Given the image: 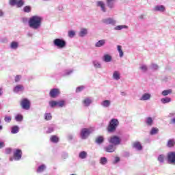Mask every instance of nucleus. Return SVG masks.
Listing matches in <instances>:
<instances>
[{
  "label": "nucleus",
  "instance_id": "nucleus-59",
  "mask_svg": "<svg viewBox=\"0 0 175 175\" xmlns=\"http://www.w3.org/2000/svg\"><path fill=\"white\" fill-rule=\"evenodd\" d=\"M4 14H5V13H3V11L0 10V17H3Z\"/></svg>",
  "mask_w": 175,
  "mask_h": 175
},
{
  "label": "nucleus",
  "instance_id": "nucleus-56",
  "mask_svg": "<svg viewBox=\"0 0 175 175\" xmlns=\"http://www.w3.org/2000/svg\"><path fill=\"white\" fill-rule=\"evenodd\" d=\"M67 138H68V140H73V135L72 134H68L67 135Z\"/></svg>",
  "mask_w": 175,
  "mask_h": 175
},
{
  "label": "nucleus",
  "instance_id": "nucleus-5",
  "mask_svg": "<svg viewBox=\"0 0 175 175\" xmlns=\"http://www.w3.org/2000/svg\"><path fill=\"white\" fill-rule=\"evenodd\" d=\"M108 142L115 146H120L121 144V138L117 135H113L108 139Z\"/></svg>",
  "mask_w": 175,
  "mask_h": 175
},
{
  "label": "nucleus",
  "instance_id": "nucleus-11",
  "mask_svg": "<svg viewBox=\"0 0 175 175\" xmlns=\"http://www.w3.org/2000/svg\"><path fill=\"white\" fill-rule=\"evenodd\" d=\"M154 12H160V13H165L166 12V7L163 5H157L153 8Z\"/></svg>",
  "mask_w": 175,
  "mask_h": 175
},
{
  "label": "nucleus",
  "instance_id": "nucleus-31",
  "mask_svg": "<svg viewBox=\"0 0 175 175\" xmlns=\"http://www.w3.org/2000/svg\"><path fill=\"white\" fill-rule=\"evenodd\" d=\"M44 170H46V165L42 164L38 167L36 172L37 173H42V172H44Z\"/></svg>",
  "mask_w": 175,
  "mask_h": 175
},
{
  "label": "nucleus",
  "instance_id": "nucleus-32",
  "mask_svg": "<svg viewBox=\"0 0 175 175\" xmlns=\"http://www.w3.org/2000/svg\"><path fill=\"white\" fill-rule=\"evenodd\" d=\"M161 102L163 103V105H166V103H170V102H172V98L169 97H165L161 99Z\"/></svg>",
  "mask_w": 175,
  "mask_h": 175
},
{
  "label": "nucleus",
  "instance_id": "nucleus-7",
  "mask_svg": "<svg viewBox=\"0 0 175 175\" xmlns=\"http://www.w3.org/2000/svg\"><path fill=\"white\" fill-rule=\"evenodd\" d=\"M21 106L24 110H29L31 107V102L27 98H23L21 102Z\"/></svg>",
  "mask_w": 175,
  "mask_h": 175
},
{
  "label": "nucleus",
  "instance_id": "nucleus-33",
  "mask_svg": "<svg viewBox=\"0 0 175 175\" xmlns=\"http://www.w3.org/2000/svg\"><path fill=\"white\" fill-rule=\"evenodd\" d=\"M172 92L173 91L172 90V89L165 90L161 92V95L163 96H167V95H170V94H172Z\"/></svg>",
  "mask_w": 175,
  "mask_h": 175
},
{
  "label": "nucleus",
  "instance_id": "nucleus-17",
  "mask_svg": "<svg viewBox=\"0 0 175 175\" xmlns=\"http://www.w3.org/2000/svg\"><path fill=\"white\" fill-rule=\"evenodd\" d=\"M24 91V85H17L13 88V92L15 94H18L19 92H23Z\"/></svg>",
  "mask_w": 175,
  "mask_h": 175
},
{
  "label": "nucleus",
  "instance_id": "nucleus-26",
  "mask_svg": "<svg viewBox=\"0 0 175 175\" xmlns=\"http://www.w3.org/2000/svg\"><path fill=\"white\" fill-rule=\"evenodd\" d=\"M133 147L138 151H142V150H143V146H142V144L139 142H135L133 144Z\"/></svg>",
  "mask_w": 175,
  "mask_h": 175
},
{
  "label": "nucleus",
  "instance_id": "nucleus-39",
  "mask_svg": "<svg viewBox=\"0 0 175 175\" xmlns=\"http://www.w3.org/2000/svg\"><path fill=\"white\" fill-rule=\"evenodd\" d=\"M66 105V103L65 100H64L57 101V107H65Z\"/></svg>",
  "mask_w": 175,
  "mask_h": 175
},
{
  "label": "nucleus",
  "instance_id": "nucleus-64",
  "mask_svg": "<svg viewBox=\"0 0 175 175\" xmlns=\"http://www.w3.org/2000/svg\"><path fill=\"white\" fill-rule=\"evenodd\" d=\"M121 94H122V95H125V93L122 92Z\"/></svg>",
  "mask_w": 175,
  "mask_h": 175
},
{
  "label": "nucleus",
  "instance_id": "nucleus-25",
  "mask_svg": "<svg viewBox=\"0 0 175 175\" xmlns=\"http://www.w3.org/2000/svg\"><path fill=\"white\" fill-rule=\"evenodd\" d=\"M105 44H106V40H100L95 44V47H103Z\"/></svg>",
  "mask_w": 175,
  "mask_h": 175
},
{
  "label": "nucleus",
  "instance_id": "nucleus-43",
  "mask_svg": "<svg viewBox=\"0 0 175 175\" xmlns=\"http://www.w3.org/2000/svg\"><path fill=\"white\" fill-rule=\"evenodd\" d=\"M51 118H53V116H51V113H46L44 114V119L46 121H50L51 120Z\"/></svg>",
  "mask_w": 175,
  "mask_h": 175
},
{
  "label": "nucleus",
  "instance_id": "nucleus-40",
  "mask_svg": "<svg viewBox=\"0 0 175 175\" xmlns=\"http://www.w3.org/2000/svg\"><path fill=\"white\" fill-rule=\"evenodd\" d=\"M79 157L81 159H85V158H87V152L85 151L81 152L79 154Z\"/></svg>",
  "mask_w": 175,
  "mask_h": 175
},
{
  "label": "nucleus",
  "instance_id": "nucleus-35",
  "mask_svg": "<svg viewBox=\"0 0 175 175\" xmlns=\"http://www.w3.org/2000/svg\"><path fill=\"white\" fill-rule=\"evenodd\" d=\"M174 139H169L167 143V147H168L169 148H172V147H174Z\"/></svg>",
  "mask_w": 175,
  "mask_h": 175
},
{
  "label": "nucleus",
  "instance_id": "nucleus-18",
  "mask_svg": "<svg viewBox=\"0 0 175 175\" xmlns=\"http://www.w3.org/2000/svg\"><path fill=\"white\" fill-rule=\"evenodd\" d=\"M112 59L113 57H111V55L109 54H104L103 56L102 57V60L103 61V62H111Z\"/></svg>",
  "mask_w": 175,
  "mask_h": 175
},
{
  "label": "nucleus",
  "instance_id": "nucleus-57",
  "mask_svg": "<svg viewBox=\"0 0 175 175\" xmlns=\"http://www.w3.org/2000/svg\"><path fill=\"white\" fill-rule=\"evenodd\" d=\"M120 162V157H115V159L113 161V163H118Z\"/></svg>",
  "mask_w": 175,
  "mask_h": 175
},
{
  "label": "nucleus",
  "instance_id": "nucleus-60",
  "mask_svg": "<svg viewBox=\"0 0 175 175\" xmlns=\"http://www.w3.org/2000/svg\"><path fill=\"white\" fill-rule=\"evenodd\" d=\"M3 90V89L2 88H0V96H2V94H3V92H2Z\"/></svg>",
  "mask_w": 175,
  "mask_h": 175
},
{
  "label": "nucleus",
  "instance_id": "nucleus-46",
  "mask_svg": "<svg viewBox=\"0 0 175 175\" xmlns=\"http://www.w3.org/2000/svg\"><path fill=\"white\" fill-rule=\"evenodd\" d=\"M100 163L101 165H106V163H107V158H106V157H101L100 159Z\"/></svg>",
  "mask_w": 175,
  "mask_h": 175
},
{
  "label": "nucleus",
  "instance_id": "nucleus-21",
  "mask_svg": "<svg viewBox=\"0 0 175 175\" xmlns=\"http://www.w3.org/2000/svg\"><path fill=\"white\" fill-rule=\"evenodd\" d=\"M151 99V94L145 93L139 98V100H150Z\"/></svg>",
  "mask_w": 175,
  "mask_h": 175
},
{
  "label": "nucleus",
  "instance_id": "nucleus-27",
  "mask_svg": "<svg viewBox=\"0 0 175 175\" xmlns=\"http://www.w3.org/2000/svg\"><path fill=\"white\" fill-rule=\"evenodd\" d=\"M18 132H20L18 126H14L11 128V133L12 135H16V133H18Z\"/></svg>",
  "mask_w": 175,
  "mask_h": 175
},
{
  "label": "nucleus",
  "instance_id": "nucleus-34",
  "mask_svg": "<svg viewBox=\"0 0 175 175\" xmlns=\"http://www.w3.org/2000/svg\"><path fill=\"white\" fill-rule=\"evenodd\" d=\"M146 122L148 126H152V125L154 124V120H152V118L148 117L146 118Z\"/></svg>",
  "mask_w": 175,
  "mask_h": 175
},
{
  "label": "nucleus",
  "instance_id": "nucleus-3",
  "mask_svg": "<svg viewBox=\"0 0 175 175\" xmlns=\"http://www.w3.org/2000/svg\"><path fill=\"white\" fill-rule=\"evenodd\" d=\"M53 43L54 46L59 49H65V47H66V41H65L64 38H56L53 40Z\"/></svg>",
  "mask_w": 175,
  "mask_h": 175
},
{
  "label": "nucleus",
  "instance_id": "nucleus-14",
  "mask_svg": "<svg viewBox=\"0 0 175 175\" xmlns=\"http://www.w3.org/2000/svg\"><path fill=\"white\" fill-rule=\"evenodd\" d=\"M105 151L107 152H114L116 150H117V147L112 144L108 145L107 146L104 148Z\"/></svg>",
  "mask_w": 175,
  "mask_h": 175
},
{
  "label": "nucleus",
  "instance_id": "nucleus-20",
  "mask_svg": "<svg viewBox=\"0 0 175 175\" xmlns=\"http://www.w3.org/2000/svg\"><path fill=\"white\" fill-rule=\"evenodd\" d=\"M106 2L109 9H114L116 8V0H106Z\"/></svg>",
  "mask_w": 175,
  "mask_h": 175
},
{
  "label": "nucleus",
  "instance_id": "nucleus-48",
  "mask_svg": "<svg viewBox=\"0 0 175 175\" xmlns=\"http://www.w3.org/2000/svg\"><path fill=\"white\" fill-rule=\"evenodd\" d=\"M23 10H24L25 13L31 12V6L26 5L25 7H24Z\"/></svg>",
  "mask_w": 175,
  "mask_h": 175
},
{
  "label": "nucleus",
  "instance_id": "nucleus-51",
  "mask_svg": "<svg viewBox=\"0 0 175 175\" xmlns=\"http://www.w3.org/2000/svg\"><path fill=\"white\" fill-rule=\"evenodd\" d=\"M75 35H76V32H75V31L71 30V31H68V37L69 38H73L75 36Z\"/></svg>",
  "mask_w": 175,
  "mask_h": 175
},
{
  "label": "nucleus",
  "instance_id": "nucleus-13",
  "mask_svg": "<svg viewBox=\"0 0 175 175\" xmlns=\"http://www.w3.org/2000/svg\"><path fill=\"white\" fill-rule=\"evenodd\" d=\"M60 93L61 92H59V89L53 88L49 92V96H51V98H57V96H58Z\"/></svg>",
  "mask_w": 175,
  "mask_h": 175
},
{
  "label": "nucleus",
  "instance_id": "nucleus-38",
  "mask_svg": "<svg viewBox=\"0 0 175 175\" xmlns=\"http://www.w3.org/2000/svg\"><path fill=\"white\" fill-rule=\"evenodd\" d=\"M73 73V69L66 70L63 72V76H70Z\"/></svg>",
  "mask_w": 175,
  "mask_h": 175
},
{
  "label": "nucleus",
  "instance_id": "nucleus-4",
  "mask_svg": "<svg viewBox=\"0 0 175 175\" xmlns=\"http://www.w3.org/2000/svg\"><path fill=\"white\" fill-rule=\"evenodd\" d=\"M92 132H94V128L92 127H90L88 129L87 128L82 129L80 133L81 138L83 140H85V139H88V136H90V135H91Z\"/></svg>",
  "mask_w": 175,
  "mask_h": 175
},
{
  "label": "nucleus",
  "instance_id": "nucleus-44",
  "mask_svg": "<svg viewBox=\"0 0 175 175\" xmlns=\"http://www.w3.org/2000/svg\"><path fill=\"white\" fill-rule=\"evenodd\" d=\"M159 131V130L158 129L153 127V128H152V129L150 132V135H157V133H158Z\"/></svg>",
  "mask_w": 175,
  "mask_h": 175
},
{
  "label": "nucleus",
  "instance_id": "nucleus-54",
  "mask_svg": "<svg viewBox=\"0 0 175 175\" xmlns=\"http://www.w3.org/2000/svg\"><path fill=\"white\" fill-rule=\"evenodd\" d=\"M12 153V148H5V154H11Z\"/></svg>",
  "mask_w": 175,
  "mask_h": 175
},
{
  "label": "nucleus",
  "instance_id": "nucleus-8",
  "mask_svg": "<svg viewBox=\"0 0 175 175\" xmlns=\"http://www.w3.org/2000/svg\"><path fill=\"white\" fill-rule=\"evenodd\" d=\"M10 5L11 6H17V8H21L24 6V1L23 0H10Z\"/></svg>",
  "mask_w": 175,
  "mask_h": 175
},
{
  "label": "nucleus",
  "instance_id": "nucleus-19",
  "mask_svg": "<svg viewBox=\"0 0 175 175\" xmlns=\"http://www.w3.org/2000/svg\"><path fill=\"white\" fill-rule=\"evenodd\" d=\"M20 46V44L17 41H12L10 44L11 50H17Z\"/></svg>",
  "mask_w": 175,
  "mask_h": 175
},
{
  "label": "nucleus",
  "instance_id": "nucleus-50",
  "mask_svg": "<svg viewBox=\"0 0 175 175\" xmlns=\"http://www.w3.org/2000/svg\"><path fill=\"white\" fill-rule=\"evenodd\" d=\"M84 88H85V87L84 85L79 86L76 89V92H77V93L81 92V91H83V90H84Z\"/></svg>",
  "mask_w": 175,
  "mask_h": 175
},
{
  "label": "nucleus",
  "instance_id": "nucleus-49",
  "mask_svg": "<svg viewBox=\"0 0 175 175\" xmlns=\"http://www.w3.org/2000/svg\"><path fill=\"white\" fill-rule=\"evenodd\" d=\"M4 121H5V122H7V124H9V123L11 122V121H12V116H6L4 118Z\"/></svg>",
  "mask_w": 175,
  "mask_h": 175
},
{
  "label": "nucleus",
  "instance_id": "nucleus-9",
  "mask_svg": "<svg viewBox=\"0 0 175 175\" xmlns=\"http://www.w3.org/2000/svg\"><path fill=\"white\" fill-rule=\"evenodd\" d=\"M23 157V152L20 149L14 150V159L15 161H20Z\"/></svg>",
  "mask_w": 175,
  "mask_h": 175
},
{
  "label": "nucleus",
  "instance_id": "nucleus-10",
  "mask_svg": "<svg viewBox=\"0 0 175 175\" xmlns=\"http://www.w3.org/2000/svg\"><path fill=\"white\" fill-rule=\"evenodd\" d=\"M96 6L100 8V10L101 12H103V13H106V12H107V8H106V4L105 3L104 1H97Z\"/></svg>",
  "mask_w": 175,
  "mask_h": 175
},
{
  "label": "nucleus",
  "instance_id": "nucleus-62",
  "mask_svg": "<svg viewBox=\"0 0 175 175\" xmlns=\"http://www.w3.org/2000/svg\"><path fill=\"white\" fill-rule=\"evenodd\" d=\"M172 124H175V118H173L171 120Z\"/></svg>",
  "mask_w": 175,
  "mask_h": 175
},
{
  "label": "nucleus",
  "instance_id": "nucleus-55",
  "mask_svg": "<svg viewBox=\"0 0 175 175\" xmlns=\"http://www.w3.org/2000/svg\"><path fill=\"white\" fill-rule=\"evenodd\" d=\"M62 158H63V159H66V158H68V153L63 152L62 154Z\"/></svg>",
  "mask_w": 175,
  "mask_h": 175
},
{
  "label": "nucleus",
  "instance_id": "nucleus-28",
  "mask_svg": "<svg viewBox=\"0 0 175 175\" xmlns=\"http://www.w3.org/2000/svg\"><path fill=\"white\" fill-rule=\"evenodd\" d=\"M117 50L119 53L120 58H122V57H124V52L122 51V46L121 45H118Z\"/></svg>",
  "mask_w": 175,
  "mask_h": 175
},
{
  "label": "nucleus",
  "instance_id": "nucleus-12",
  "mask_svg": "<svg viewBox=\"0 0 175 175\" xmlns=\"http://www.w3.org/2000/svg\"><path fill=\"white\" fill-rule=\"evenodd\" d=\"M167 161H168V163H175V152H168Z\"/></svg>",
  "mask_w": 175,
  "mask_h": 175
},
{
  "label": "nucleus",
  "instance_id": "nucleus-45",
  "mask_svg": "<svg viewBox=\"0 0 175 175\" xmlns=\"http://www.w3.org/2000/svg\"><path fill=\"white\" fill-rule=\"evenodd\" d=\"M150 69H152V70H158V69H159V66L157 64L152 63L150 65Z\"/></svg>",
  "mask_w": 175,
  "mask_h": 175
},
{
  "label": "nucleus",
  "instance_id": "nucleus-37",
  "mask_svg": "<svg viewBox=\"0 0 175 175\" xmlns=\"http://www.w3.org/2000/svg\"><path fill=\"white\" fill-rule=\"evenodd\" d=\"M139 69L140 70H142V72H143L144 73H146V72L148 70V67H147L146 64H141L139 66Z\"/></svg>",
  "mask_w": 175,
  "mask_h": 175
},
{
  "label": "nucleus",
  "instance_id": "nucleus-61",
  "mask_svg": "<svg viewBox=\"0 0 175 175\" xmlns=\"http://www.w3.org/2000/svg\"><path fill=\"white\" fill-rule=\"evenodd\" d=\"M168 117H170V118H172V117H174V113H170Z\"/></svg>",
  "mask_w": 175,
  "mask_h": 175
},
{
  "label": "nucleus",
  "instance_id": "nucleus-36",
  "mask_svg": "<svg viewBox=\"0 0 175 175\" xmlns=\"http://www.w3.org/2000/svg\"><path fill=\"white\" fill-rule=\"evenodd\" d=\"M50 140L52 143H58V142H59V138H58V137L56 135H52Z\"/></svg>",
  "mask_w": 175,
  "mask_h": 175
},
{
  "label": "nucleus",
  "instance_id": "nucleus-63",
  "mask_svg": "<svg viewBox=\"0 0 175 175\" xmlns=\"http://www.w3.org/2000/svg\"><path fill=\"white\" fill-rule=\"evenodd\" d=\"M10 161L12 162V161H13V158H10Z\"/></svg>",
  "mask_w": 175,
  "mask_h": 175
},
{
  "label": "nucleus",
  "instance_id": "nucleus-53",
  "mask_svg": "<svg viewBox=\"0 0 175 175\" xmlns=\"http://www.w3.org/2000/svg\"><path fill=\"white\" fill-rule=\"evenodd\" d=\"M51 132H54V126H50L48 128L47 133H51Z\"/></svg>",
  "mask_w": 175,
  "mask_h": 175
},
{
  "label": "nucleus",
  "instance_id": "nucleus-29",
  "mask_svg": "<svg viewBox=\"0 0 175 175\" xmlns=\"http://www.w3.org/2000/svg\"><path fill=\"white\" fill-rule=\"evenodd\" d=\"M115 31H121L122 29H128L127 25H118L113 29Z\"/></svg>",
  "mask_w": 175,
  "mask_h": 175
},
{
  "label": "nucleus",
  "instance_id": "nucleus-2",
  "mask_svg": "<svg viewBox=\"0 0 175 175\" xmlns=\"http://www.w3.org/2000/svg\"><path fill=\"white\" fill-rule=\"evenodd\" d=\"M120 125V121L117 118H112L109 123L107 131L109 133H113L117 131V128Z\"/></svg>",
  "mask_w": 175,
  "mask_h": 175
},
{
  "label": "nucleus",
  "instance_id": "nucleus-41",
  "mask_svg": "<svg viewBox=\"0 0 175 175\" xmlns=\"http://www.w3.org/2000/svg\"><path fill=\"white\" fill-rule=\"evenodd\" d=\"M23 115L21 114H17L15 116V120L17 121V122H21L23 121Z\"/></svg>",
  "mask_w": 175,
  "mask_h": 175
},
{
  "label": "nucleus",
  "instance_id": "nucleus-6",
  "mask_svg": "<svg viewBox=\"0 0 175 175\" xmlns=\"http://www.w3.org/2000/svg\"><path fill=\"white\" fill-rule=\"evenodd\" d=\"M102 23L103 24H106V25H116L117 24V21L114 19L113 18L109 17V18H105L102 20Z\"/></svg>",
  "mask_w": 175,
  "mask_h": 175
},
{
  "label": "nucleus",
  "instance_id": "nucleus-58",
  "mask_svg": "<svg viewBox=\"0 0 175 175\" xmlns=\"http://www.w3.org/2000/svg\"><path fill=\"white\" fill-rule=\"evenodd\" d=\"M5 147V142L0 141V148H3Z\"/></svg>",
  "mask_w": 175,
  "mask_h": 175
},
{
  "label": "nucleus",
  "instance_id": "nucleus-30",
  "mask_svg": "<svg viewBox=\"0 0 175 175\" xmlns=\"http://www.w3.org/2000/svg\"><path fill=\"white\" fill-rule=\"evenodd\" d=\"M95 142L96 144H102L105 142V138L103 136L97 137Z\"/></svg>",
  "mask_w": 175,
  "mask_h": 175
},
{
  "label": "nucleus",
  "instance_id": "nucleus-42",
  "mask_svg": "<svg viewBox=\"0 0 175 175\" xmlns=\"http://www.w3.org/2000/svg\"><path fill=\"white\" fill-rule=\"evenodd\" d=\"M157 160L160 163H163V162L165 161V155L163 154L159 155V157H157Z\"/></svg>",
  "mask_w": 175,
  "mask_h": 175
},
{
  "label": "nucleus",
  "instance_id": "nucleus-52",
  "mask_svg": "<svg viewBox=\"0 0 175 175\" xmlns=\"http://www.w3.org/2000/svg\"><path fill=\"white\" fill-rule=\"evenodd\" d=\"M21 75H16L14 79L15 83H19L20 80H21Z\"/></svg>",
  "mask_w": 175,
  "mask_h": 175
},
{
  "label": "nucleus",
  "instance_id": "nucleus-24",
  "mask_svg": "<svg viewBox=\"0 0 175 175\" xmlns=\"http://www.w3.org/2000/svg\"><path fill=\"white\" fill-rule=\"evenodd\" d=\"M88 33V29H85V28H81L79 33V36L81 38H84V36H85V35H87Z\"/></svg>",
  "mask_w": 175,
  "mask_h": 175
},
{
  "label": "nucleus",
  "instance_id": "nucleus-22",
  "mask_svg": "<svg viewBox=\"0 0 175 175\" xmlns=\"http://www.w3.org/2000/svg\"><path fill=\"white\" fill-rule=\"evenodd\" d=\"M113 80L118 81L121 79V74L118 71H114L112 75Z\"/></svg>",
  "mask_w": 175,
  "mask_h": 175
},
{
  "label": "nucleus",
  "instance_id": "nucleus-15",
  "mask_svg": "<svg viewBox=\"0 0 175 175\" xmlns=\"http://www.w3.org/2000/svg\"><path fill=\"white\" fill-rule=\"evenodd\" d=\"M82 103L83 106H85V107H88V106H90L91 103H92V98L91 97L85 98L83 100Z\"/></svg>",
  "mask_w": 175,
  "mask_h": 175
},
{
  "label": "nucleus",
  "instance_id": "nucleus-16",
  "mask_svg": "<svg viewBox=\"0 0 175 175\" xmlns=\"http://www.w3.org/2000/svg\"><path fill=\"white\" fill-rule=\"evenodd\" d=\"M100 106L104 107V109H109L111 106V100H104L100 103Z\"/></svg>",
  "mask_w": 175,
  "mask_h": 175
},
{
  "label": "nucleus",
  "instance_id": "nucleus-47",
  "mask_svg": "<svg viewBox=\"0 0 175 175\" xmlns=\"http://www.w3.org/2000/svg\"><path fill=\"white\" fill-rule=\"evenodd\" d=\"M49 106L50 107H55V106H57V101L55 100H51V101H49Z\"/></svg>",
  "mask_w": 175,
  "mask_h": 175
},
{
  "label": "nucleus",
  "instance_id": "nucleus-23",
  "mask_svg": "<svg viewBox=\"0 0 175 175\" xmlns=\"http://www.w3.org/2000/svg\"><path fill=\"white\" fill-rule=\"evenodd\" d=\"M92 64L95 69H102V64L98 60H94Z\"/></svg>",
  "mask_w": 175,
  "mask_h": 175
},
{
  "label": "nucleus",
  "instance_id": "nucleus-1",
  "mask_svg": "<svg viewBox=\"0 0 175 175\" xmlns=\"http://www.w3.org/2000/svg\"><path fill=\"white\" fill-rule=\"evenodd\" d=\"M42 17L39 16H33L28 21L29 27L36 31L40 29V27H42Z\"/></svg>",
  "mask_w": 175,
  "mask_h": 175
}]
</instances>
